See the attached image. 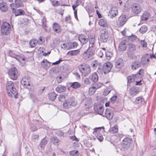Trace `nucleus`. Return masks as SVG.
Returning <instances> with one entry per match:
<instances>
[{
	"label": "nucleus",
	"mask_w": 156,
	"mask_h": 156,
	"mask_svg": "<svg viewBox=\"0 0 156 156\" xmlns=\"http://www.w3.org/2000/svg\"><path fill=\"white\" fill-rule=\"evenodd\" d=\"M6 89L9 96L12 97L18 98L17 91L14 87L13 83L11 81H8L6 84Z\"/></svg>",
	"instance_id": "f257e3e1"
},
{
	"label": "nucleus",
	"mask_w": 156,
	"mask_h": 156,
	"mask_svg": "<svg viewBox=\"0 0 156 156\" xmlns=\"http://www.w3.org/2000/svg\"><path fill=\"white\" fill-rule=\"evenodd\" d=\"M79 69L80 71L84 77L88 75L91 72L90 67L88 65H82L79 66Z\"/></svg>",
	"instance_id": "f03ea898"
},
{
	"label": "nucleus",
	"mask_w": 156,
	"mask_h": 156,
	"mask_svg": "<svg viewBox=\"0 0 156 156\" xmlns=\"http://www.w3.org/2000/svg\"><path fill=\"white\" fill-rule=\"evenodd\" d=\"M11 27L9 24L5 22L2 25L1 27V32L3 35H8L10 33Z\"/></svg>",
	"instance_id": "7ed1b4c3"
},
{
	"label": "nucleus",
	"mask_w": 156,
	"mask_h": 156,
	"mask_svg": "<svg viewBox=\"0 0 156 156\" xmlns=\"http://www.w3.org/2000/svg\"><path fill=\"white\" fill-rule=\"evenodd\" d=\"M77 104L75 98L72 97L66 100L63 104V106L64 108L67 109L72 106H76Z\"/></svg>",
	"instance_id": "20e7f679"
},
{
	"label": "nucleus",
	"mask_w": 156,
	"mask_h": 156,
	"mask_svg": "<svg viewBox=\"0 0 156 156\" xmlns=\"http://www.w3.org/2000/svg\"><path fill=\"white\" fill-rule=\"evenodd\" d=\"M8 73L9 77L13 80H16L19 75L18 71L15 67L11 68L9 69Z\"/></svg>",
	"instance_id": "39448f33"
},
{
	"label": "nucleus",
	"mask_w": 156,
	"mask_h": 156,
	"mask_svg": "<svg viewBox=\"0 0 156 156\" xmlns=\"http://www.w3.org/2000/svg\"><path fill=\"white\" fill-rule=\"evenodd\" d=\"M83 102L84 104V107L86 109L91 108L92 105V100L90 97H85V95L82 96Z\"/></svg>",
	"instance_id": "423d86ee"
},
{
	"label": "nucleus",
	"mask_w": 156,
	"mask_h": 156,
	"mask_svg": "<svg viewBox=\"0 0 156 156\" xmlns=\"http://www.w3.org/2000/svg\"><path fill=\"white\" fill-rule=\"evenodd\" d=\"M132 139L131 138L126 137L122 141V147L124 151L129 148L132 145Z\"/></svg>",
	"instance_id": "0eeeda50"
},
{
	"label": "nucleus",
	"mask_w": 156,
	"mask_h": 156,
	"mask_svg": "<svg viewBox=\"0 0 156 156\" xmlns=\"http://www.w3.org/2000/svg\"><path fill=\"white\" fill-rule=\"evenodd\" d=\"M100 41L102 42H105L108 37V33L105 30L101 29L100 32Z\"/></svg>",
	"instance_id": "6e6552de"
},
{
	"label": "nucleus",
	"mask_w": 156,
	"mask_h": 156,
	"mask_svg": "<svg viewBox=\"0 0 156 156\" xmlns=\"http://www.w3.org/2000/svg\"><path fill=\"white\" fill-rule=\"evenodd\" d=\"M114 109L112 107L107 108L105 111V116L109 120L112 119L114 115Z\"/></svg>",
	"instance_id": "1a4fd4ad"
},
{
	"label": "nucleus",
	"mask_w": 156,
	"mask_h": 156,
	"mask_svg": "<svg viewBox=\"0 0 156 156\" xmlns=\"http://www.w3.org/2000/svg\"><path fill=\"white\" fill-rule=\"evenodd\" d=\"M113 66L112 64L110 62H108L105 63L103 66V69L104 71V74H106L109 72Z\"/></svg>",
	"instance_id": "9d476101"
},
{
	"label": "nucleus",
	"mask_w": 156,
	"mask_h": 156,
	"mask_svg": "<svg viewBox=\"0 0 156 156\" xmlns=\"http://www.w3.org/2000/svg\"><path fill=\"white\" fill-rule=\"evenodd\" d=\"M132 10L133 13L136 15L139 14L141 11L140 5L137 4H133L132 6Z\"/></svg>",
	"instance_id": "9b49d317"
},
{
	"label": "nucleus",
	"mask_w": 156,
	"mask_h": 156,
	"mask_svg": "<svg viewBox=\"0 0 156 156\" xmlns=\"http://www.w3.org/2000/svg\"><path fill=\"white\" fill-rule=\"evenodd\" d=\"M94 109L98 114L101 115L104 112L103 107L100 105L95 104L94 106Z\"/></svg>",
	"instance_id": "f8f14e48"
},
{
	"label": "nucleus",
	"mask_w": 156,
	"mask_h": 156,
	"mask_svg": "<svg viewBox=\"0 0 156 156\" xmlns=\"http://www.w3.org/2000/svg\"><path fill=\"white\" fill-rule=\"evenodd\" d=\"M118 14V9L115 7H112L108 13V16L112 18L115 17Z\"/></svg>",
	"instance_id": "ddd939ff"
},
{
	"label": "nucleus",
	"mask_w": 156,
	"mask_h": 156,
	"mask_svg": "<svg viewBox=\"0 0 156 156\" xmlns=\"http://www.w3.org/2000/svg\"><path fill=\"white\" fill-rule=\"evenodd\" d=\"M88 40L89 42V46L90 47H96L95 43V36L94 35H89L88 37Z\"/></svg>",
	"instance_id": "4468645a"
},
{
	"label": "nucleus",
	"mask_w": 156,
	"mask_h": 156,
	"mask_svg": "<svg viewBox=\"0 0 156 156\" xmlns=\"http://www.w3.org/2000/svg\"><path fill=\"white\" fill-rule=\"evenodd\" d=\"M150 55L148 54L144 55L141 59V62L143 65H145L149 61Z\"/></svg>",
	"instance_id": "2eb2a0df"
},
{
	"label": "nucleus",
	"mask_w": 156,
	"mask_h": 156,
	"mask_svg": "<svg viewBox=\"0 0 156 156\" xmlns=\"http://www.w3.org/2000/svg\"><path fill=\"white\" fill-rule=\"evenodd\" d=\"M126 42L125 41H122L119 44L118 49L120 51H125L126 48Z\"/></svg>",
	"instance_id": "dca6fc26"
},
{
	"label": "nucleus",
	"mask_w": 156,
	"mask_h": 156,
	"mask_svg": "<svg viewBox=\"0 0 156 156\" xmlns=\"http://www.w3.org/2000/svg\"><path fill=\"white\" fill-rule=\"evenodd\" d=\"M30 80L29 76H26L22 78L21 83L23 86L25 87H27L30 85L29 83Z\"/></svg>",
	"instance_id": "f3484780"
},
{
	"label": "nucleus",
	"mask_w": 156,
	"mask_h": 156,
	"mask_svg": "<svg viewBox=\"0 0 156 156\" xmlns=\"http://www.w3.org/2000/svg\"><path fill=\"white\" fill-rule=\"evenodd\" d=\"M127 19L125 15H123L121 16L119 19V26L122 27L126 23Z\"/></svg>",
	"instance_id": "a211bd4d"
},
{
	"label": "nucleus",
	"mask_w": 156,
	"mask_h": 156,
	"mask_svg": "<svg viewBox=\"0 0 156 156\" xmlns=\"http://www.w3.org/2000/svg\"><path fill=\"white\" fill-rule=\"evenodd\" d=\"M8 7L7 4L4 2L0 3V10L2 12H5L7 11Z\"/></svg>",
	"instance_id": "6ab92c4d"
},
{
	"label": "nucleus",
	"mask_w": 156,
	"mask_h": 156,
	"mask_svg": "<svg viewBox=\"0 0 156 156\" xmlns=\"http://www.w3.org/2000/svg\"><path fill=\"white\" fill-rule=\"evenodd\" d=\"M66 89V87L62 85H59L55 89L56 91L59 93L65 91Z\"/></svg>",
	"instance_id": "aec40b11"
},
{
	"label": "nucleus",
	"mask_w": 156,
	"mask_h": 156,
	"mask_svg": "<svg viewBox=\"0 0 156 156\" xmlns=\"http://www.w3.org/2000/svg\"><path fill=\"white\" fill-rule=\"evenodd\" d=\"M96 48V47H90L89 46L88 49L85 51V54H88L89 56H91L94 53L95 50Z\"/></svg>",
	"instance_id": "412c9836"
},
{
	"label": "nucleus",
	"mask_w": 156,
	"mask_h": 156,
	"mask_svg": "<svg viewBox=\"0 0 156 156\" xmlns=\"http://www.w3.org/2000/svg\"><path fill=\"white\" fill-rule=\"evenodd\" d=\"M123 65V61L121 58L118 59L115 62V67L117 69H120Z\"/></svg>",
	"instance_id": "4be33fe9"
},
{
	"label": "nucleus",
	"mask_w": 156,
	"mask_h": 156,
	"mask_svg": "<svg viewBox=\"0 0 156 156\" xmlns=\"http://www.w3.org/2000/svg\"><path fill=\"white\" fill-rule=\"evenodd\" d=\"M150 13L148 12H144L143 15L141 16V21H146L150 17Z\"/></svg>",
	"instance_id": "5701e85b"
},
{
	"label": "nucleus",
	"mask_w": 156,
	"mask_h": 156,
	"mask_svg": "<svg viewBox=\"0 0 156 156\" xmlns=\"http://www.w3.org/2000/svg\"><path fill=\"white\" fill-rule=\"evenodd\" d=\"M90 79L93 82H97L98 79V74L96 73H93L91 74L89 76Z\"/></svg>",
	"instance_id": "b1692460"
},
{
	"label": "nucleus",
	"mask_w": 156,
	"mask_h": 156,
	"mask_svg": "<svg viewBox=\"0 0 156 156\" xmlns=\"http://www.w3.org/2000/svg\"><path fill=\"white\" fill-rule=\"evenodd\" d=\"M139 92V90L134 87H131L129 90V94L131 96H134L137 94Z\"/></svg>",
	"instance_id": "393cba45"
},
{
	"label": "nucleus",
	"mask_w": 156,
	"mask_h": 156,
	"mask_svg": "<svg viewBox=\"0 0 156 156\" xmlns=\"http://www.w3.org/2000/svg\"><path fill=\"white\" fill-rule=\"evenodd\" d=\"M78 38L79 41L83 44H86L88 41V39L84 35H80Z\"/></svg>",
	"instance_id": "a878e982"
},
{
	"label": "nucleus",
	"mask_w": 156,
	"mask_h": 156,
	"mask_svg": "<svg viewBox=\"0 0 156 156\" xmlns=\"http://www.w3.org/2000/svg\"><path fill=\"white\" fill-rule=\"evenodd\" d=\"M9 56L15 58L17 60H18L19 62L21 61V59L23 61H24L25 60L24 58H22L19 56L16 55L15 54L13 53V52L12 51H10L9 52Z\"/></svg>",
	"instance_id": "bb28decb"
},
{
	"label": "nucleus",
	"mask_w": 156,
	"mask_h": 156,
	"mask_svg": "<svg viewBox=\"0 0 156 156\" xmlns=\"http://www.w3.org/2000/svg\"><path fill=\"white\" fill-rule=\"evenodd\" d=\"M144 70L143 69H140L137 74L134 75L135 76V79H141L144 74Z\"/></svg>",
	"instance_id": "cd10ccee"
},
{
	"label": "nucleus",
	"mask_w": 156,
	"mask_h": 156,
	"mask_svg": "<svg viewBox=\"0 0 156 156\" xmlns=\"http://www.w3.org/2000/svg\"><path fill=\"white\" fill-rule=\"evenodd\" d=\"M41 65L42 67L45 69H48L50 65V63L46 59H44L41 62Z\"/></svg>",
	"instance_id": "c85d7f7f"
},
{
	"label": "nucleus",
	"mask_w": 156,
	"mask_h": 156,
	"mask_svg": "<svg viewBox=\"0 0 156 156\" xmlns=\"http://www.w3.org/2000/svg\"><path fill=\"white\" fill-rule=\"evenodd\" d=\"M98 88V87L96 85V84H93L89 89V93L90 95H92L94 94L96 90V89Z\"/></svg>",
	"instance_id": "c756f323"
},
{
	"label": "nucleus",
	"mask_w": 156,
	"mask_h": 156,
	"mask_svg": "<svg viewBox=\"0 0 156 156\" xmlns=\"http://www.w3.org/2000/svg\"><path fill=\"white\" fill-rule=\"evenodd\" d=\"M53 28L54 30L57 33H59L61 31L60 26L57 23H55L53 24Z\"/></svg>",
	"instance_id": "7c9ffc66"
},
{
	"label": "nucleus",
	"mask_w": 156,
	"mask_h": 156,
	"mask_svg": "<svg viewBox=\"0 0 156 156\" xmlns=\"http://www.w3.org/2000/svg\"><path fill=\"white\" fill-rule=\"evenodd\" d=\"M140 66V64L137 61H136L132 63L131 64V68L132 69H136L139 67Z\"/></svg>",
	"instance_id": "2f4dec72"
},
{
	"label": "nucleus",
	"mask_w": 156,
	"mask_h": 156,
	"mask_svg": "<svg viewBox=\"0 0 156 156\" xmlns=\"http://www.w3.org/2000/svg\"><path fill=\"white\" fill-rule=\"evenodd\" d=\"M128 49L129 52H133L136 50V46L133 44L129 43L128 45Z\"/></svg>",
	"instance_id": "473e14b6"
},
{
	"label": "nucleus",
	"mask_w": 156,
	"mask_h": 156,
	"mask_svg": "<svg viewBox=\"0 0 156 156\" xmlns=\"http://www.w3.org/2000/svg\"><path fill=\"white\" fill-rule=\"evenodd\" d=\"M99 24L101 26L103 27H107L108 25L106 23V20L103 19H101L99 20Z\"/></svg>",
	"instance_id": "72a5a7b5"
},
{
	"label": "nucleus",
	"mask_w": 156,
	"mask_h": 156,
	"mask_svg": "<svg viewBox=\"0 0 156 156\" xmlns=\"http://www.w3.org/2000/svg\"><path fill=\"white\" fill-rule=\"evenodd\" d=\"M38 41L36 39H34L31 40L29 42V44L30 47L34 48L35 47L38 43Z\"/></svg>",
	"instance_id": "f704fd0d"
},
{
	"label": "nucleus",
	"mask_w": 156,
	"mask_h": 156,
	"mask_svg": "<svg viewBox=\"0 0 156 156\" xmlns=\"http://www.w3.org/2000/svg\"><path fill=\"white\" fill-rule=\"evenodd\" d=\"M48 141L45 138H43L41 140L39 146L41 149L44 148L45 146L47 144Z\"/></svg>",
	"instance_id": "c9c22d12"
},
{
	"label": "nucleus",
	"mask_w": 156,
	"mask_h": 156,
	"mask_svg": "<svg viewBox=\"0 0 156 156\" xmlns=\"http://www.w3.org/2000/svg\"><path fill=\"white\" fill-rule=\"evenodd\" d=\"M80 50L79 49H78L70 51L67 53V54L70 56H74L78 54Z\"/></svg>",
	"instance_id": "e433bc0d"
},
{
	"label": "nucleus",
	"mask_w": 156,
	"mask_h": 156,
	"mask_svg": "<svg viewBox=\"0 0 156 156\" xmlns=\"http://www.w3.org/2000/svg\"><path fill=\"white\" fill-rule=\"evenodd\" d=\"M56 134L60 137L61 139H62L64 138L65 133L62 130H59L56 131Z\"/></svg>",
	"instance_id": "4c0bfd02"
},
{
	"label": "nucleus",
	"mask_w": 156,
	"mask_h": 156,
	"mask_svg": "<svg viewBox=\"0 0 156 156\" xmlns=\"http://www.w3.org/2000/svg\"><path fill=\"white\" fill-rule=\"evenodd\" d=\"M56 95L55 92H51L48 94V98L49 100L53 101L56 99Z\"/></svg>",
	"instance_id": "58836bf2"
},
{
	"label": "nucleus",
	"mask_w": 156,
	"mask_h": 156,
	"mask_svg": "<svg viewBox=\"0 0 156 156\" xmlns=\"http://www.w3.org/2000/svg\"><path fill=\"white\" fill-rule=\"evenodd\" d=\"M68 45L70 49L76 48L78 46V44L76 42H72L68 43Z\"/></svg>",
	"instance_id": "ea45409f"
},
{
	"label": "nucleus",
	"mask_w": 156,
	"mask_h": 156,
	"mask_svg": "<svg viewBox=\"0 0 156 156\" xmlns=\"http://www.w3.org/2000/svg\"><path fill=\"white\" fill-rule=\"evenodd\" d=\"M70 85L71 87L75 89H77L80 87V84L77 82L70 83Z\"/></svg>",
	"instance_id": "a19ab883"
},
{
	"label": "nucleus",
	"mask_w": 156,
	"mask_h": 156,
	"mask_svg": "<svg viewBox=\"0 0 156 156\" xmlns=\"http://www.w3.org/2000/svg\"><path fill=\"white\" fill-rule=\"evenodd\" d=\"M135 102L137 104H144V101L143 97H139L136 98Z\"/></svg>",
	"instance_id": "79ce46f5"
},
{
	"label": "nucleus",
	"mask_w": 156,
	"mask_h": 156,
	"mask_svg": "<svg viewBox=\"0 0 156 156\" xmlns=\"http://www.w3.org/2000/svg\"><path fill=\"white\" fill-rule=\"evenodd\" d=\"M15 3L18 8L23 6V2L21 0H15Z\"/></svg>",
	"instance_id": "37998d69"
},
{
	"label": "nucleus",
	"mask_w": 156,
	"mask_h": 156,
	"mask_svg": "<svg viewBox=\"0 0 156 156\" xmlns=\"http://www.w3.org/2000/svg\"><path fill=\"white\" fill-rule=\"evenodd\" d=\"M104 129V128L103 127H98L95 128L93 132V133L94 135H96L98 134H100L99 133L101 129Z\"/></svg>",
	"instance_id": "c03bdc74"
},
{
	"label": "nucleus",
	"mask_w": 156,
	"mask_h": 156,
	"mask_svg": "<svg viewBox=\"0 0 156 156\" xmlns=\"http://www.w3.org/2000/svg\"><path fill=\"white\" fill-rule=\"evenodd\" d=\"M51 142L54 144H57L60 141V140L56 136H53L51 139Z\"/></svg>",
	"instance_id": "a18cd8bd"
},
{
	"label": "nucleus",
	"mask_w": 156,
	"mask_h": 156,
	"mask_svg": "<svg viewBox=\"0 0 156 156\" xmlns=\"http://www.w3.org/2000/svg\"><path fill=\"white\" fill-rule=\"evenodd\" d=\"M128 83H131L132 82L134 81L135 80V76L133 75L131 76H128L127 77Z\"/></svg>",
	"instance_id": "49530a36"
},
{
	"label": "nucleus",
	"mask_w": 156,
	"mask_h": 156,
	"mask_svg": "<svg viewBox=\"0 0 156 156\" xmlns=\"http://www.w3.org/2000/svg\"><path fill=\"white\" fill-rule=\"evenodd\" d=\"M24 11L21 9H19L15 11L14 13H15L16 16L20 15H23L24 14Z\"/></svg>",
	"instance_id": "de8ad7c7"
},
{
	"label": "nucleus",
	"mask_w": 156,
	"mask_h": 156,
	"mask_svg": "<svg viewBox=\"0 0 156 156\" xmlns=\"http://www.w3.org/2000/svg\"><path fill=\"white\" fill-rule=\"evenodd\" d=\"M10 6L12 10V13H14V12L16 9L17 8H18L15 5V3H14L11 4Z\"/></svg>",
	"instance_id": "09e8293b"
},
{
	"label": "nucleus",
	"mask_w": 156,
	"mask_h": 156,
	"mask_svg": "<svg viewBox=\"0 0 156 156\" xmlns=\"http://www.w3.org/2000/svg\"><path fill=\"white\" fill-rule=\"evenodd\" d=\"M97 72L100 74H102L104 73V71L103 69V66L99 65L97 70Z\"/></svg>",
	"instance_id": "8fccbe9b"
},
{
	"label": "nucleus",
	"mask_w": 156,
	"mask_h": 156,
	"mask_svg": "<svg viewBox=\"0 0 156 156\" xmlns=\"http://www.w3.org/2000/svg\"><path fill=\"white\" fill-rule=\"evenodd\" d=\"M147 27L146 26H144L140 28V33L144 34L147 31Z\"/></svg>",
	"instance_id": "3c124183"
},
{
	"label": "nucleus",
	"mask_w": 156,
	"mask_h": 156,
	"mask_svg": "<svg viewBox=\"0 0 156 156\" xmlns=\"http://www.w3.org/2000/svg\"><path fill=\"white\" fill-rule=\"evenodd\" d=\"M110 132L113 134L116 133L118 132V129L116 126H114L110 129Z\"/></svg>",
	"instance_id": "603ef678"
},
{
	"label": "nucleus",
	"mask_w": 156,
	"mask_h": 156,
	"mask_svg": "<svg viewBox=\"0 0 156 156\" xmlns=\"http://www.w3.org/2000/svg\"><path fill=\"white\" fill-rule=\"evenodd\" d=\"M68 43V44H63L62 45H61V47L62 48L65 50H69V49Z\"/></svg>",
	"instance_id": "864d4df0"
},
{
	"label": "nucleus",
	"mask_w": 156,
	"mask_h": 156,
	"mask_svg": "<svg viewBox=\"0 0 156 156\" xmlns=\"http://www.w3.org/2000/svg\"><path fill=\"white\" fill-rule=\"evenodd\" d=\"M39 136L37 134H34L32 136V139L34 141H36L38 140Z\"/></svg>",
	"instance_id": "5fc2aeb1"
},
{
	"label": "nucleus",
	"mask_w": 156,
	"mask_h": 156,
	"mask_svg": "<svg viewBox=\"0 0 156 156\" xmlns=\"http://www.w3.org/2000/svg\"><path fill=\"white\" fill-rule=\"evenodd\" d=\"M95 136L97 137V139L100 141H102L103 139L102 135L100 133L98 134Z\"/></svg>",
	"instance_id": "6e6d98bb"
},
{
	"label": "nucleus",
	"mask_w": 156,
	"mask_h": 156,
	"mask_svg": "<svg viewBox=\"0 0 156 156\" xmlns=\"http://www.w3.org/2000/svg\"><path fill=\"white\" fill-rule=\"evenodd\" d=\"M117 99V96L116 95H114L111 98V101L112 103L114 104L115 101Z\"/></svg>",
	"instance_id": "4d7b16f0"
},
{
	"label": "nucleus",
	"mask_w": 156,
	"mask_h": 156,
	"mask_svg": "<svg viewBox=\"0 0 156 156\" xmlns=\"http://www.w3.org/2000/svg\"><path fill=\"white\" fill-rule=\"evenodd\" d=\"M52 3V5L54 6H58L59 5V4L58 1L56 0H54L53 1H51Z\"/></svg>",
	"instance_id": "13d9d810"
},
{
	"label": "nucleus",
	"mask_w": 156,
	"mask_h": 156,
	"mask_svg": "<svg viewBox=\"0 0 156 156\" xmlns=\"http://www.w3.org/2000/svg\"><path fill=\"white\" fill-rule=\"evenodd\" d=\"M136 37L134 35H132L129 37V40L131 41H134L136 40Z\"/></svg>",
	"instance_id": "bf43d9fd"
},
{
	"label": "nucleus",
	"mask_w": 156,
	"mask_h": 156,
	"mask_svg": "<svg viewBox=\"0 0 156 156\" xmlns=\"http://www.w3.org/2000/svg\"><path fill=\"white\" fill-rule=\"evenodd\" d=\"M38 43L39 44H42L44 42V40H43L42 37H41L39 39L38 41Z\"/></svg>",
	"instance_id": "052dcab7"
},
{
	"label": "nucleus",
	"mask_w": 156,
	"mask_h": 156,
	"mask_svg": "<svg viewBox=\"0 0 156 156\" xmlns=\"http://www.w3.org/2000/svg\"><path fill=\"white\" fill-rule=\"evenodd\" d=\"M141 44L143 47H146L147 43L144 41H141Z\"/></svg>",
	"instance_id": "680f3d73"
},
{
	"label": "nucleus",
	"mask_w": 156,
	"mask_h": 156,
	"mask_svg": "<svg viewBox=\"0 0 156 156\" xmlns=\"http://www.w3.org/2000/svg\"><path fill=\"white\" fill-rule=\"evenodd\" d=\"M61 79L62 77L61 76H58L57 77V81L58 83H60L61 82Z\"/></svg>",
	"instance_id": "e2e57ef3"
},
{
	"label": "nucleus",
	"mask_w": 156,
	"mask_h": 156,
	"mask_svg": "<svg viewBox=\"0 0 156 156\" xmlns=\"http://www.w3.org/2000/svg\"><path fill=\"white\" fill-rule=\"evenodd\" d=\"M70 139L71 140H75L76 141H78V139L75 136H71L70 137Z\"/></svg>",
	"instance_id": "0e129e2a"
},
{
	"label": "nucleus",
	"mask_w": 156,
	"mask_h": 156,
	"mask_svg": "<svg viewBox=\"0 0 156 156\" xmlns=\"http://www.w3.org/2000/svg\"><path fill=\"white\" fill-rule=\"evenodd\" d=\"M83 1V0H77L76 2V4H77L79 5L82 3Z\"/></svg>",
	"instance_id": "69168bd1"
},
{
	"label": "nucleus",
	"mask_w": 156,
	"mask_h": 156,
	"mask_svg": "<svg viewBox=\"0 0 156 156\" xmlns=\"http://www.w3.org/2000/svg\"><path fill=\"white\" fill-rule=\"evenodd\" d=\"M30 129L33 131H34L37 129V128L35 126H33L31 127Z\"/></svg>",
	"instance_id": "338daca9"
},
{
	"label": "nucleus",
	"mask_w": 156,
	"mask_h": 156,
	"mask_svg": "<svg viewBox=\"0 0 156 156\" xmlns=\"http://www.w3.org/2000/svg\"><path fill=\"white\" fill-rule=\"evenodd\" d=\"M84 80L85 83V84H89L90 83V82L89 81L88 79L86 78L84 79Z\"/></svg>",
	"instance_id": "774afa93"
}]
</instances>
